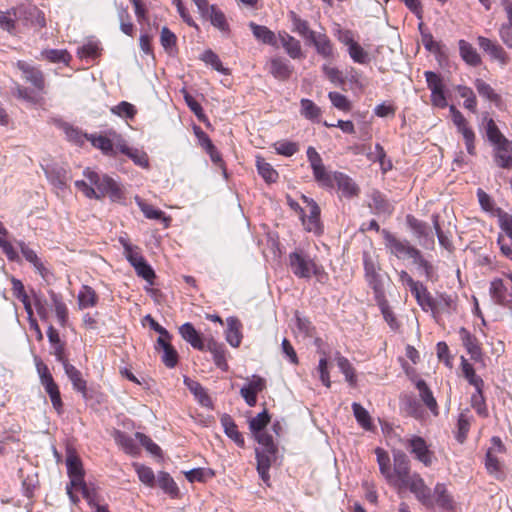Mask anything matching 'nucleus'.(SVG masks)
I'll list each match as a JSON object with an SVG mask.
<instances>
[{"label":"nucleus","mask_w":512,"mask_h":512,"mask_svg":"<svg viewBox=\"0 0 512 512\" xmlns=\"http://www.w3.org/2000/svg\"><path fill=\"white\" fill-rule=\"evenodd\" d=\"M374 298L383 315L384 320L392 330L396 331L400 325L386 299L385 292L374 295Z\"/></svg>","instance_id":"nucleus-28"},{"label":"nucleus","mask_w":512,"mask_h":512,"mask_svg":"<svg viewBox=\"0 0 512 512\" xmlns=\"http://www.w3.org/2000/svg\"><path fill=\"white\" fill-rule=\"evenodd\" d=\"M206 64L211 65L216 71L220 72L223 75H229L230 71L228 68H225L222 65V62L219 56L214 53L212 50H206L201 57Z\"/></svg>","instance_id":"nucleus-57"},{"label":"nucleus","mask_w":512,"mask_h":512,"mask_svg":"<svg viewBox=\"0 0 512 512\" xmlns=\"http://www.w3.org/2000/svg\"><path fill=\"white\" fill-rule=\"evenodd\" d=\"M48 293L54 306L55 314L59 324L61 326H65L68 321V309L63 301L61 294H58L53 290H50Z\"/></svg>","instance_id":"nucleus-38"},{"label":"nucleus","mask_w":512,"mask_h":512,"mask_svg":"<svg viewBox=\"0 0 512 512\" xmlns=\"http://www.w3.org/2000/svg\"><path fill=\"white\" fill-rule=\"evenodd\" d=\"M277 449H255L256 460H257V472L261 480L268 484L270 480L269 470L272 462L275 459Z\"/></svg>","instance_id":"nucleus-13"},{"label":"nucleus","mask_w":512,"mask_h":512,"mask_svg":"<svg viewBox=\"0 0 512 512\" xmlns=\"http://www.w3.org/2000/svg\"><path fill=\"white\" fill-rule=\"evenodd\" d=\"M493 157L496 165L503 169H512V141L502 139L493 144Z\"/></svg>","instance_id":"nucleus-12"},{"label":"nucleus","mask_w":512,"mask_h":512,"mask_svg":"<svg viewBox=\"0 0 512 512\" xmlns=\"http://www.w3.org/2000/svg\"><path fill=\"white\" fill-rule=\"evenodd\" d=\"M160 42L164 50L172 54L176 48L177 37L169 28L163 27L160 34Z\"/></svg>","instance_id":"nucleus-61"},{"label":"nucleus","mask_w":512,"mask_h":512,"mask_svg":"<svg viewBox=\"0 0 512 512\" xmlns=\"http://www.w3.org/2000/svg\"><path fill=\"white\" fill-rule=\"evenodd\" d=\"M184 384L190 390V392L194 394L201 405L208 406L211 403L210 397L199 382L192 380L189 377H185Z\"/></svg>","instance_id":"nucleus-45"},{"label":"nucleus","mask_w":512,"mask_h":512,"mask_svg":"<svg viewBox=\"0 0 512 512\" xmlns=\"http://www.w3.org/2000/svg\"><path fill=\"white\" fill-rule=\"evenodd\" d=\"M416 387L419 391L421 400L426 405V407L434 414L438 415V405L436 399L434 398L432 391L426 384L424 380H418L416 383Z\"/></svg>","instance_id":"nucleus-39"},{"label":"nucleus","mask_w":512,"mask_h":512,"mask_svg":"<svg viewBox=\"0 0 512 512\" xmlns=\"http://www.w3.org/2000/svg\"><path fill=\"white\" fill-rule=\"evenodd\" d=\"M485 467L489 474L499 479L502 475V464L494 454V448H489L485 457Z\"/></svg>","instance_id":"nucleus-50"},{"label":"nucleus","mask_w":512,"mask_h":512,"mask_svg":"<svg viewBox=\"0 0 512 512\" xmlns=\"http://www.w3.org/2000/svg\"><path fill=\"white\" fill-rule=\"evenodd\" d=\"M18 246L21 250L23 257L35 267L37 272L43 278H45L47 274V269L44 267L43 263L38 258L36 252L32 250L28 245H26L23 241H19Z\"/></svg>","instance_id":"nucleus-40"},{"label":"nucleus","mask_w":512,"mask_h":512,"mask_svg":"<svg viewBox=\"0 0 512 512\" xmlns=\"http://www.w3.org/2000/svg\"><path fill=\"white\" fill-rule=\"evenodd\" d=\"M470 423H471V418L468 415V412L467 411L461 412L458 417V422H457L458 432L456 435V439L460 443H463L465 441L467 434L469 432V429H470Z\"/></svg>","instance_id":"nucleus-59"},{"label":"nucleus","mask_w":512,"mask_h":512,"mask_svg":"<svg viewBox=\"0 0 512 512\" xmlns=\"http://www.w3.org/2000/svg\"><path fill=\"white\" fill-rule=\"evenodd\" d=\"M214 475V471L210 468H194L185 472L186 479L191 483L205 482L213 478Z\"/></svg>","instance_id":"nucleus-53"},{"label":"nucleus","mask_w":512,"mask_h":512,"mask_svg":"<svg viewBox=\"0 0 512 512\" xmlns=\"http://www.w3.org/2000/svg\"><path fill=\"white\" fill-rule=\"evenodd\" d=\"M500 228L504 234H499L497 244L503 256L512 260V215L504 214L500 217Z\"/></svg>","instance_id":"nucleus-8"},{"label":"nucleus","mask_w":512,"mask_h":512,"mask_svg":"<svg viewBox=\"0 0 512 512\" xmlns=\"http://www.w3.org/2000/svg\"><path fill=\"white\" fill-rule=\"evenodd\" d=\"M17 67L27 82L31 83L37 91L45 93V77L40 69L24 61H18Z\"/></svg>","instance_id":"nucleus-15"},{"label":"nucleus","mask_w":512,"mask_h":512,"mask_svg":"<svg viewBox=\"0 0 512 512\" xmlns=\"http://www.w3.org/2000/svg\"><path fill=\"white\" fill-rule=\"evenodd\" d=\"M459 53L462 60L473 67L479 66L481 64V57L476 51V49L466 40H459Z\"/></svg>","instance_id":"nucleus-32"},{"label":"nucleus","mask_w":512,"mask_h":512,"mask_svg":"<svg viewBox=\"0 0 512 512\" xmlns=\"http://www.w3.org/2000/svg\"><path fill=\"white\" fill-rule=\"evenodd\" d=\"M460 334L463 345L471 357L474 359L479 357L481 354V349L477 343V339L465 328H461Z\"/></svg>","instance_id":"nucleus-49"},{"label":"nucleus","mask_w":512,"mask_h":512,"mask_svg":"<svg viewBox=\"0 0 512 512\" xmlns=\"http://www.w3.org/2000/svg\"><path fill=\"white\" fill-rule=\"evenodd\" d=\"M179 334L194 349L201 351L204 350L205 345L201 337V334L195 329V327L190 322H186L179 327Z\"/></svg>","instance_id":"nucleus-25"},{"label":"nucleus","mask_w":512,"mask_h":512,"mask_svg":"<svg viewBox=\"0 0 512 512\" xmlns=\"http://www.w3.org/2000/svg\"><path fill=\"white\" fill-rule=\"evenodd\" d=\"M375 453L380 473L385 477L387 482H393V473L391 472L390 457L388 453L382 448H376Z\"/></svg>","instance_id":"nucleus-46"},{"label":"nucleus","mask_w":512,"mask_h":512,"mask_svg":"<svg viewBox=\"0 0 512 512\" xmlns=\"http://www.w3.org/2000/svg\"><path fill=\"white\" fill-rule=\"evenodd\" d=\"M434 497L437 505L445 512L455 511V501L448 493L445 484L437 483L434 488Z\"/></svg>","instance_id":"nucleus-29"},{"label":"nucleus","mask_w":512,"mask_h":512,"mask_svg":"<svg viewBox=\"0 0 512 512\" xmlns=\"http://www.w3.org/2000/svg\"><path fill=\"white\" fill-rule=\"evenodd\" d=\"M266 388V381L264 378L253 375L247 385L240 389V395L245 400L249 407H254L257 403V394Z\"/></svg>","instance_id":"nucleus-14"},{"label":"nucleus","mask_w":512,"mask_h":512,"mask_svg":"<svg viewBox=\"0 0 512 512\" xmlns=\"http://www.w3.org/2000/svg\"><path fill=\"white\" fill-rule=\"evenodd\" d=\"M471 406L479 416L484 418L488 416V409L486 407L485 398L483 396V390L480 392L475 391V393L472 394Z\"/></svg>","instance_id":"nucleus-64"},{"label":"nucleus","mask_w":512,"mask_h":512,"mask_svg":"<svg viewBox=\"0 0 512 512\" xmlns=\"http://www.w3.org/2000/svg\"><path fill=\"white\" fill-rule=\"evenodd\" d=\"M221 425L224 429L225 434L232 439L235 444L239 447H244L245 440L242 434L239 432L238 427L229 414H223L220 418Z\"/></svg>","instance_id":"nucleus-30"},{"label":"nucleus","mask_w":512,"mask_h":512,"mask_svg":"<svg viewBox=\"0 0 512 512\" xmlns=\"http://www.w3.org/2000/svg\"><path fill=\"white\" fill-rule=\"evenodd\" d=\"M98 302V295L95 290L88 286L83 285L78 293V305L80 309H87L96 306Z\"/></svg>","instance_id":"nucleus-42"},{"label":"nucleus","mask_w":512,"mask_h":512,"mask_svg":"<svg viewBox=\"0 0 512 512\" xmlns=\"http://www.w3.org/2000/svg\"><path fill=\"white\" fill-rule=\"evenodd\" d=\"M412 262L417 266L418 270L427 280L435 281L437 279L435 267L431 262L424 258L420 250H418L413 256Z\"/></svg>","instance_id":"nucleus-37"},{"label":"nucleus","mask_w":512,"mask_h":512,"mask_svg":"<svg viewBox=\"0 0 512 512\" xmlns=\"http://www.w3.org/2000/svg\"><path fill=\"white\" fill-rule=\"evenodd\" d=\"M83 175L89 180L91 185L96 187V191L98 192V195H101V198L105 196V192H107L108 187L112 184L114 181L113 178H111L108 175H100L97 172L91 170L90 168H86L83 171Z\"/></svg>","instance_id":"nucleus-23"},{"label":"nucleus","mask_w":512,"mask_h":512,"mask_svg":"<svg viewBox=\"0 0 512 512\" xmlns=\"http://www.w3.org/2000/svg\"><path fill=\"white\" fill-rule=\"evenodd\" d=\"M45 59L53 63L68 64L71 60V55L64 49H48L42 52Z\"/></svg>","instance_id":"nucleus-55"},{"label":"nucleus","mask_w":512,"mask_h":512,"mask_svg":"<svg viewBox=\"0 0 512 512\" xmlns=\"http://www.w3.org/2000/svg\"><path fill=\"white\" fill-rule=\"evenodd\" d=\"M65 374L72 383L74 390L87 398V382L82 378L81 372L72 364H65Z\"/></svg>","instance_id":"nucleus-31"},{"label":"nucleus","mask_w":512,"mask_h":512,"mask_svg":"<svg viewBox=\"0 0 512 512\" xmlns=\"http://www.w3.org/2000/svg\"><path fill=\"white\" fill-rule=\"evenodd\" d=\"M67 473L70 483L66 490L70 499L76 503L78 498L73 494L72 488L81 490L84 497L88 496V488L84 482V472L80 458L72 451H68L66 458Z\"/></svg>","instance_id":"nucleus-4"},{"label":"nucleus","mask_w":512,"mask_h":512,"mask_svg":"<svg viewBox=\"0 0 512 512\" xmlns=\"http://www.w3.org/2000/svg\"><path fill=\"white\" fill-rule=\"evenodd\" d=\"M348 53L355 63L367 64L370 61L368 52L365 51L358 42L348 48Z\"/></svg>","instance_id":"nucleus-63"},{"label":"nucleus","mask_w":512,"mask_h":512,"mask_svg":"<svg viewBox=\"0 0 512 512\" xmlns=\"http://www.w3.org/2000/svg\"><path fill=\"white\" fill-rule=\"evenodd\" d=\"M316 49V52L328 61H333L337 53L330 38L324 33H315L310 41Z\"/></svg>","instance_id":"nucleus-16"},{"label":"nucleus","mask_w":512,"mask_h":512,"mask_svg":"<svg viewBox=\"0 0 512 512\" xmlns=\"http://www.w3.org/2000/svg\"><path fill=\"white\" fill-rule=\"evenodd\" d=\"M406 220L408 226L413 230L417 239L422 236H427V234L432 231L428 223L418 220L412 215H408Z\"/></svg>","instance_id":"nucleus-58"},{"label":"nucleus","mask_w":512,"mask_h":512,"mask_svg":"<svg viewBox=\"0 0 512 512\" xmlns=\"http://www.w3.org/2000/svg\"><path fill=\"white\" fill-rule=\"evenodd\" d=\"M256 167L259 175L267 183H275L278 179V172L272 167V165L265 161L264 158L256 157Z\"/></svg>","instance_id":"nucleus-44"},{"label":"nucleus","mask_w":512,"mask_h":512,"mask_svg":"<svg viewBox=\"0 0 512 512\" xmlns=\"http://www.w3.org/2000/svg\"><path fill=\"white\" fill-rule=\"evenodd\" d=\"M388 483L399 491L409 489L424 506H433L430 489L420 475L410 473V461L407 455L401 451L394 453L393 482Z\"/></svg>","instance_id":"nucleus-1"},{"label":"nucleus","mask_w":512,"mask_h":512,"mask_svg":"<svg viewBox=\"0 0 512 512\" xmlns=\"http://www.w3.org/2000/svg\"><path fill=\"white\" fill-rule=\"evenodd\" d=\"M403 409L407 415L412 416L416 419H420L424 415V409L420 401L413 397L407 396L403 399Z\"/></svg>","instance_id":"nucleus-48"},{"label":"nucleus","mask_w":512,"mask_h":512,"mask_svg":"<svg viewBox=\"0 0 512 512\" xmlns=\"http://www.w3.org/2000/svg\"><path fill=\"white\" fill-rule=\"evenodd\" d=\"M352 410L359 425L366 430H370L372 428V422L368 411L356 402L352 404Z\"/></svg>","instance_id":"nucleus-56"},{"label":"nucleus","mask_w":512,"mask_h":512,"mask_svg":"<svg viewBox=\"0 0 512 512\" xmlns=\"http://www.w3.org/2000/svg\"><path fill=\"white\" fill-rule=\"evenodd\" d=\"M15 19L22 21L24 25L44 27L46 25L44 13L33 4H22L12 8Z\"/></svg>","instance_id":"nucleus-7"},{"label":"nucleus","mask_w":512,"mask_h":512,"mask_svg":"<svg viewBox=\"0 0 512 512\" xmlns=\"http://www.w3.org/2000/svg\"><path fill=\"white\" fill-rule=\"evenodd\" d=\"M287 261L289 269L299 279H310L315 276L319 282H324L328 278L323 267L302 248L290 252Z\"/></svg>","instance_id":"nucleus-3"},{"label":"nucleus","mask_w":512,"mask_h":512,"mask_svg":"<svg viewBox=\"0 0 512 512\" xmlns=\"http://www.w3.org/2000/svg\"><path fill=\"white\" fill-rule=\"evenodd\" d=\"M135 201L146 218L159 220L163 222L165 228H167L170 225L171 218L169 216H166V214L162 210L157 209L153 205L146 203L139 196L135 197Z\"/></svg>","instance_id":"nucleus-24"},{"label":"nucleus","mask_w":512,"mask_h":512,"mask_svg":"<svg viewBox=\"0 0 512 512\" xmlns=\"http://www.w3.org/2000/svg\"><path fill=\"white\" fill-rule=\"evenodd\" d=\"M300 107V114L304 118L312 122H319L322 111L312 100L306 98L301 99Z\"/></svg>","instance_id":"nucleus-43"},{"label":"nucleus","mask_w":512,"mask_h":512,"mask_svg":"<svg viewBox=\"0 0 512 512\" xmlns=\"http://www.w3.org/2000/svg\"><path fill=\"white\" fill-rule=\"evenodd\" d=\"M365 280L373 290L374 295L385 292L383 277L380 274V264L377 257L368 251L363 252Z\"/></svg>","instance_id":"nucleus-5"},{"label":"nucleus","mask_w":512,"mask_h":512,"mask_svg":"<svg viewBox=\"0 0 512 512\" xmlns=\"http://www.w3.org/2000/svg\"><path fill=\"white\" fill-rule=\"evenodd\" d=\"M158 485L161 489L164 490L165 493L169 494L172 497H175L179 493V489L177 484L173 480V478L167 472H159L157 477Z\"/></svg>","instance_id":"nucleus-51"},{"label":"nucleus","mask_w":512,"mask_h":512,"mask_svg":"<svg viewBox=\"0 0 512 512\" xmlns=\"http://www.w3.org/2000/svg\"><path fill=\"white\" fill-rule=\"evenodd\" d=\"M289 20L293 24V32L298 33L301 37L310 41L315 35V31L311 30L308 21L302 19L296 12L290 11L288 13Z\"/></svg>","instance_id":"nucleus-34"},{"label":"nucleus","mask_w":512,"mask_h":512,"mask_svg":"<svg viewBox=\"0 0 512 512\" xmlns=\"http://www.w3.org/2000/svg\"><path fill=\"white\" fill-rule=\"evenodd\" d=\"M477 41H478L479 47L484 52L489 54V56L493 60H497L503 66L508 63L509 57H508L507 53L505 52V50L502 48V46H500L498 43H496L486 37H483V36H479Z\"/></svg>","instance_id":"nucleus-17"},{"label":"nucleus","mask_w":512,"mask_h":512,"mask_svg":"<svg viewBox=\"0 0 512 512\" xmlns=\"http://www.w3.org/2000/svg\"><path fill=\"white\" fill-rule=\"evenodd\" d=\"M269 422L270 415L267 410H264L249 420V429L252 433L264 431Z\"/></svg>","instance_id":"nucleus-60"},{"label":"nucleus","mask_w":512,"mask_h":512,"mask_svg":"<svg viewBox=\"0 0 512 512\" xmlns=\"http://www.w3.org/2000/svg\"><path fill=\"white\" fill-rule=\"evenodd\" d=\"M308 206V215L302 217L303 225L308 232L320 235L323 232V226L320 221V208L318 204L307 197H303Z\"/></svg>","instance_id":"nucleus-11"},{"label":"nucleus","mask_w":512,"mask_h":512,"mask_svg":"<svg viewBox=\"0 0 512 512\" xmlns=\"http://www.w3.org/2000/svg\"><path fill=\"white\" fill-rule=\"evenodd\" d=\"M371 203L369 207L373 210L376 215H391L394 207L393 205L386 199V197L377 190H374L371 195Z\"/></svg>","instance_id":"nucleus-27"},{"label":"nucleus","mask_w":512,"mask_h":512,"mask_svg":"<svg viewBox=\"0 0 512 512\" xmlns=\"http://www.w3.org/2000/svg\"><path fill=\"white\" fill-rule=\"evenodd\" d=\"M242 324L235 317L227 319L226 340L232 347H238L242 341Z\"/></svg>","instance_id":"nucleus-33"},{"label":"nucleus","mask_w":512,"mask_h":512,"mask_svg":"<svg viewBox=\"0 0 512 512\" xmlns=\"http://www.w3.org/2000/svg\"><path fill=\"white\" fill-rule=\"evenodd\" d=\"M306 154L313 171V176L321 186L332 188L336 183L344 197L352 198L358 196L360 189L353 179L342 172H328L323 164L320 154L314 147L309 146Z\"/></svg>","instance_id":"nucleus-2"},{"label":"nucleus","mask_w":512,"mask_h":512,"mask_svg":"<svg viewBox=\"0 0 512 512\" xmlns=\"http://www.w3.org/2000/svg\"><path fill=\"white\" fill-rule=\"evenodd\" d=\"M202 17L208 19L210 23L223 34V36H230L231 29L227 18L224 12L220 10L216 5H211V7L202 15Z\"/></svg>","instance_id":"nucleus-18"},{"label":"nucleus","mask_w":512,"mask_h":512,"mask_svg":"<svg viewBox=\"0 0 512 512\" xmlns=\"http://www.w3.org/2000/svg\"><path fill=\"white\" fill-rule=\"evenodd\" d=\"M136 473L138 475L139 480L150 487H153L155 485L156 479L155 474L153 470L145 465L142 464H134Z\"/></svg>","instance_id":"nucleus-62"},{"label":"nucleus","mask_w":512,"mask_h":512,"mask_svg":"<svg viewBox=\"0 0 512 512\" xmlns=\"http://www.w3.org/2000/svg\"><path fill=\"white\" fill-rule=\"evenodd\" d=\"M269 72L274 78L284 81L289 79L292 75L293 67L287 59L276 56L271 58L269 62Z\"/></svg>","instance_id":"nucleus-21"},{"label":"nucleus","mask_w":512,"mask_h":512,"mask_svg":"<svg viewBox=\"0 0 512 512\" xmlns=\"http://www.w3.org/2000/svg\"><path fill=\"white\" fill-rule=\"evenodd\" d=\"M278 39L281 43V46L288 54V56L292 59H302L304 58V54L302 51L301 43L298 39L291 36L286 31L278 32Z\"/></svg>","instance_id":"nucleus-20"},{"label":"nucleus","mask_w":512,"mask_h":512,"mask_svg":"<svg viewBox=\"0 0 512 512\" xmlns=\"http://www.w3.org/2000/svg\"><path fill=\"white\" fill-rule=\"evenodd\" d=\"M462 372L470 385L475 387V391L480 392L483 390L484 381L475 372L473 366L464 358L461 359Z\"/></svg>","instance_id":"nucleus-41"},{"label":"nucleus","mask_w":512,"mask_h":512,"mask_svg":"<svg viewBox=\"0 0 512 512\" xmlns=\"http://www.w3.org/2000/svg\"><path fill=\"white\" fill-rule=\"evenodd\" d=\"M405 447L425 466L432 464L433 453L429 450L426 441L420 436H413L406 440Z\"/></svg>","instance_id":"nucleus-10"},{"label":"nucleus","mask_w":512,"mask_h":512,"mask_svg":"<svg viewBox=\"0 0 512 512\" xmlns=\"http://www.w3.org/2000/svg\"><path fill=\"white\" fill-rule=\"evenodd\" d=\"M474 86L481 97L495 103L500 101V96L484 80L477 78L474 81Z\"/></svg>","instance_id":"nucleus-52"},{"label":"nucleus","mask_w":512,"mask_h":512,"mask_svg":"<svg viewBox=\"0 0 512 512\" xmlns=\"http://www.w3.org/2000/svg\"><path fill=\"white\" fill-rule=\"evenodd\" d=\"M381 233L384 239L385 247L392 255L400 260H404L406 258L412 259L416 252L419 250L412 246L408 240L399 239L386 229H383Z\"/></svg>","instance_id":"nucleus-6"},{"label":"nucleus","mask_w":512,"mask_h":512,"mask_svg":"<svg viewBox=\"0 0 512 512\" xmlns=\"http://www.w3.org/2000/svg\"><path fill=\"white\" fill-rule=\"evenodd\" d=\"M336 360L340 371L345 375L346 381L350 385L354 386L356 384V375L355 370L350 361L346 357L341 356L340 354L337 355Z\"/></svg>","instance_id":"nucleus-54"},{"label":"nucleus","mask_w":512,"mask_h":512,"mask_svg":"<svg viewBox=\"0 0 512 512\" xmlns=\"http://www.w3.org/2000/svg\"><path fill=\"white\" fill-rule=\"evenodd\" d=\"M44 172L50 183L60 190L65 189L71 179L68 170L60 165H48L44 168Z\"/></svg>","instance_id":"nucleus-19"},{"label":"nucleus","mask_w":512,"mask_h":512,"mask_svg":"<svg viewBox=\"0 0 512 512\" xmlns=\"http://www.w3.org/2000/svg\"><path fill=\"white\" fill-rule=\"evenodd\" d=\"M411 294L415 297L418 305L422 308L424 311L431 310L433 313V316L436 317L437 314V304L436 300L433 299L430 292L427 290L426 286H424L423 283H421L417 288L413 289Z\"/></svg>","instance_id":"nucleus-22"},{"label":"nucleus","mask_w":512,"mask_h":512,"mask_svg":"<svg viewBox=\"0 0 512 512\" xmlns=\"http://www.w3.org/2000/svg\"><path fill=\"white\" fill-rule=\"evenodd\" d=\"M114 439L116 443L120 445L126 453H129L131 455H136L139 453L140 448L135 436L132 437L125 432L117 430L114 433Z\"/></svg>","instance_id":"nucleus-35"},{"label":"nucleus","mask_w":512,"mask_h":512,"mask_svg":"<svg viewBox=\"0 0 512 512\" xmlns=\"http://www.w3.org/2000/svg\"><path fill=\"white\" fill-rule=\"evenodd\" d=\"M88 141H90L95 148L101 150L105 155L112 156L115 154L113 143L106 136L90 134Z\"/></svg>","instance_id":"nucleus-47"},{"label":"nucleus","mask_w":512,"mask_h":512,"mask_svg":"<svg viewBox=\"0 0 512 512\" xmlns=\"http://www.w3.org/2000/svg\"><path fill=\"white\" fill-rule=\"evenodd\" d=\"M482 126L485 130L488 141L492 145L502 141V139H506V137L499 130L495 121L488 116V113H485L482 117Z\"/></svg>","instance_id":"nucleus-36"},{"label":"nucleus","mask_w":512,"mask_h":512,"mask_svg":"<svg viewBox=\"0 0 512 512\" xmlns=\"http://www.w3.org/2000/svg\"><path fill=\"white\" fill-rule=\"evenodd\" d=\"M489 294L495 304L502 307H511L512 293L509 292V286L503 279L495 278L490 282Z\"/></svg>","instance_id":"nucleus-9"},{"label":"nucleus","mask_w":512,"mask_h":512,"mask_svg":"<svg viewBox=\"0 0 512 512\" xmlns=\"http://www.w3.org/2000/svg\"><path fill=\"white\" fill-rule=\"evenodd\" d=\"M249 28L253 36L260 42L273 47H278V37L268 27L256 24L255 22L249 23Z\"/></svg>","instance_id":"nucleus-26"}]
</instances>
